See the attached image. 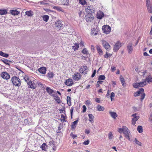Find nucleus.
<instances>
[{
    "label": "nucleus",
    "instance_id": "f257e3e1",
    "mask_svg": "<svg viewBox=\"0 0 152 152\" xmlns=\"http://www.w3.org/2000/svg\"><path fill=\"white\" fill-rule=\"evenodd\" d=\"M144 89L141 88L138 91L134 93V96H140V99L142 101L144 98L145 96V94L144 93Z\"/></svg>",
    "mask_w": 152,
    "mask_h": 152
},
{
    "label": "nucleus",
    "instance_id": "f03ea898",
    "mask_svg": "<svg viewBox=\"0 0 152 152\" xmlns=\"http://www.w3.org/2000/svg\"><path fill=\"white\" fill-rule=\"evenodd\" d=\"M12 81L14 85L18 87L20 86L21 81L20 79L17 77H12Z\"/></svg>",
    "mask_w": 152,
    "mask_h": 152
},
{
    "label": "nucleus",
    "instance_id": "7ed1b4c3",
    "mask_svg": "<svg viewBox=\"0 0 152 152\" xmlns=\"http://www.w3.org/2000/svg\"><path fill=\"white\" fill-rule=\"evenodd\" d=\"M124 127L125 129L123 133L124 135V137L129 141H131L130 138V131L126 126Z\"/></svg>",
    "mask_w": 152,
    "mask_h": 152
},
{
    "label": "nucleus",
    "instance_id": "20e7f679",
    "mask_svg": "<svg viewBox=\"0 0 152 152\" xmlns=\"http://www.w3.org/2000/svg\"><path fill=\"white\" fill-rule=\"evenodd\" d=\"M146 84V81L144 80L143 81L138 83H134L133 84V86L135 88H138L139 87H143Z\"/></svg>",
    "mask_w": 152,
    "mask_h": 152
},
{
    "label": "nucleus",
    "instance_id": "39448f33",
    "mask_svg": "<svg viewBox=\"0 0 152 152\" xmlns=\"http://www.w3.org/2000/svg\"><path fill=\"white\" fill-rule=\"evenodd\" d=\"M85 11L88 14H92V13L95 12V10L93 6H88L86 7Z\"/></svg>",
    "mask_w": 152,
    "mask_h": 152
},
{
    "label": "nucleus",
    "instance_id": "423d86ee",
    "mask_svg": "<svg viewBox=\"0 0 152 152\" xmlns=\"http://www.w3.org/2000/svg\"><path fill=\"white\" fill-rule=\"evenodd\" d=\"M102 29L104 33L107 34L110 32L111 28L108 25H104L102 26Z\"/></svg>",
    "mask_w": 152,
    "mask_h": 152
},
{
    "label": "nucleus",
    "instance_id": "0eeeda50",
    "mask_svg": "<svg viewBox=\"0 0 152 152\" xmlns=\"http://www.w3.org/2000/svg\"><path fill=\"white\" fill-rule=\"evenodd\" d=\"M80 72L82 74V75H85L88 71V69L86 66H81L79 69Z\"/></svg>",
    "mask_w": 152,
    "mask_h": 152
},
{
    "label": "nucleus",
    "instance_id": "6e6552de",
    "mask_svg": "<svg viewBox=\"0 0 152 152\" xmlns=\"http://www.w3.org/2000/svg\"><path fill=\"white\" fill-rule=\"evenodd\" d=\"M132 116L133 117V118L132 119V124L133 125H134L136 123V121L139 119L140 116L136 113L132 114Z\"/></svg>",
    "mask_w": 152,
    "mask_h": 152
},
{
    "label": "nucleus",
    "instance_id": "1a4fd4ad",
    "mask_svg": "<svg viewBox=\"0 0 152 152\" xmlns=\"http://www.w3.org/2000/svg\"><path fill=\"white\" fill-rule=\"evenodd\" d=\"M94 17L91 14H87L85 17V19L87 22H92L94 20Z\"/></svg>",
    "mask_w": 152,
    "mask_h": 152
},
{
    "label": "nucleus",
    "instance_id": "9d476101",
    "mask_svg": "<svg viewBox=\"0 0 152 152\" xmlns=\"http://www.w3.org/2000/svg\"><path fill=\"white\" fill-rule=\"evenodd\" d=\"M104 13L100 10L98 11L96 13V18L99 19H101L104 17Z\"/></svg>",
    "mask_w": 152,
    "mask_h": 152
},
{
    "label": "nucleus",
    "instance_id": "9b49d317",
    "mask_svg": "<svg viewBox=\"0 0 152 152\" xmlns=\"http://www.w3.org/2000/svg\"><path fill=\"white\" fill-rule=\"evenodd\" d=\"M133 44L132 42H129L127 45V49L129 53H131L133 51Z\"/></svg>",
    "mask_w": 152,
    "mask_h": 152
},
{
    "label": "nucleus",
    "instance_id": "f8f14e48",
    "mask_svg": "<svg viewBox=\"0 0 152 152\" xmlns=\"http://www.w3.org/2000/svg\"><path fill=\"white\" fill-rule=\"evenodd\" d=\"M24 79L27 82V84L34 81V79L33 77H24Z\"/></svg>",
    "mask_w": 152,
    "mask_h": 152
},
{
    "label": "nucleus",
    "instance_id": "ddd939ff",
    "mask_svg": "<svg viewBox=\"0 0 152 152\" xmlns=\"http://www.w3.org/2000/svg\"><path fill=\"white\" fill-rule=\"evenodd\" d=\"M65 84L69 86H72L73 84V80L70 78L67 79L65 82Z\"/></svg>",
    "mask_w": 152,
    "mask_h": 152
},
{
    "label": "nucleus",
    "instance_id": "4468645a",
    "mask_svg": "<svg viewBox=\"0 0 152 152\" xmlns=\"http://www.w3.org/2000/svg\"><path fill=\"white\" fill-rule=\"evenodd\" d=\"M102 43L103 47L107 50L110 49V45L109 44L105 41L102 40Z\"/></svg>",
    "mask_w": 152,
    "mask_h": 152
},
{
    "label": "nucleus",
    "instance_id": "2eb2a0df",
    "mask_svg": "<svg viewBox=\"0 0 152 152\" xmlns=\"http://www.w3.org/2000/svg\"><path fill=\"white\" fill-rule=\"evenodd\" d=\"M55 26L59 29H61L63 27L64 25L62 24L60 20H57L55 23Z\"/></svg>",
    "mask_w": 152,
    "mask_h": 152
},
{
    "label": "nucleus",
    "instance_id": "dca6fc26",
    "mask_svg": "<svg viewBox=\"0 0 152 152\" xmlns=\"http://www.w3.org/2000/svg\"><path fill=\"white\" fill-rule=\"evenodd\" d=\"M121 46V44L120 42H118L116 43L113 48V50L115 52L117 51L120 48Z\"/></svg>",
    "mask_w": 152,
    "mask_h": 152
},
{
    "label": "nucleus",
    "instance_id": "f3484780",
    "mask_svg": "<svg viewBox=\"0 0 152 152\" xmlns=\"http://www.w3.org/2000/svg\"><path fill=\"white\" fill-rule=\"evenodd\" d=\"M27 85L28 88H31L33 89H35L37 87L36 85L33 81L28 84Z\"/></svg>",
    "mask_w": 152,
    "mask_h": 152
},
{
    "label": "nucleus",
    "instance_id": "a211bd4d",
    "mask_svg": "<svg viewBox=\"0 0 152 152\" xmlns=\"http://www.w3.org/2000/svg\"><path fill=\"white\" fill-rule=\"evenodd\" d=\"M51 96L54 97V99L56 101V102L58 104H60L61 103V100L60 98V97H58L56 94H52Z\"/></svg>",
    "mask_w": 152,
    "mask_h": 152
},
{
    "label": "nucleus",
    "instance_id": "6ab92c4d",
    "mask_svg": "<svg viewBox=\"0 0 152 152\" xmlns=\"http://www.w3.org/2000/svg\"><path fill=\"white\" fill-rule=\"evenodd\" d=\"M39 71L43 74H45L46 71V68L45 67H41L38 69Z\"/></svg>",
    "mask_w": 152,
    "mask_h": 152
},
{
    "label": "nucleus",
    "instance_id": "aec40b11",
    "mask_svg": "<svg viewBox=\"0 0 152 152\" xmlns=\"http://www.w3.org/2000/svg\"><path fill=\"white\" fill-rule=\"evenodd\" d=\"M78 120H77L72 123L71 128L72 129H75L76 126V125L78 123Z\"/></svg>",
    "mask_w": 152,
    "mask_h": 152
},
{
    "label": "nucleus",
    "instance_id": "412c9836",
    "mask_svg": "<svg viewBox=\"0 0 152 152\" xmlns=\"http://www.w3.org/2000/svg\"><path fill=\"white\" fill-rule=\"evenodd\" d=\"M109 113L110 114L111 116L115 119H116V118L118 117L117 114L115 112L110 111Z\"/></svg>",
    "mask_w": 152,
    "mask_h": 152
},
{
    "label": "nucleus",
    "instance_id": "4be33fe9",
    "mask_svg": "<svg viewBox=\"0 0 152 152\" xmlns=\"http://www.w3.org/2000/svg\"><path fill=\"white\" fill-rule=\"evenodd\" d=\"M91 34H94V35H96L98 33V29L95 28H93L91 30Z\"/></svg>",
    "mask_w": 152,
    "mask_h": 152
},
{
    "label": "nucleus",
    "instance_id": "5701e85b",
    "mask_svg": "<svg viewBox=\"0 0 152 152\" xmlns=\"http://www.w3.org/2000/svg\"><path fill=\"white\" fill-rule=\"evenodd\" d=\"M89 117V120L92 123L94 122V116L91 114H88Z\"/></svg>",
    "mask_w": 152,
    "mask_h": 152
},
{
    "label": "nucleus",
    "instance_id": "b1692460",
    "mask_svg": "<svg viewBox=\"0 0 152 152\" xmlns=\"http://www.w3.org/2000/svg\"><path fill=\"white\" fill-rule=\"evenodd\" d=\"M96 49L99 54L102 55L103 54V52L101 49V46L99 45H97L96 47Z\"/></svg>",
    "mask_w": 152,
    "mask_h": 152
},
{
    "label": "nucleus",
    "instance_id": "393cba45",
    "mask_svg": "<svg viewBox=\"0 0 152 152\" xmlns=\"http://www.w3.org/2000/svg\"><path fill=\"white\" fill-rule=\"evenodd\" d=\"M62 4L63 5L68 6L69 5V0H61Z\"/></svg>",
    "mask_w": 152,
    "mask_h": 152
},
{
    "label": "nucleus",
    "instance_id": "a878e982",
    "mask_svg": "<svg viewBox=\"0 0 152 152\" xmlns=\"http://www.w3.org/2000/svg\"><path fill=\"white\" fill-rule=\"evenodd\" d=\"M26 14L29 17H32L34 14V12L31 10L26 11L25 12Z\"/></svg>",
    "mask_w": 152,
    "mask_h": 152
},
{
    "label": "nucleus",
    "instance_id": "bb28decb",
    "mask_svg": "<svg viewBox=\"0 0 152 152\" xmlns=\"http://www.w3.org/2000/svg\"><path fill=\"white\" fill-rule=\"evenodd\" d=\"M10 12L11 14L14 15H18L20 13L19 12L16 10H10Z\"/></svg>",
    "mask_w": 152,
    "mask_h": 152
},
{
    "label": "nucleus",
    "instance_id": "cd10ccee",
    "mask_svg": "<svg viewBox=\"0 0 152 152\" xmlns=\"http://www.w3.org/2000/svg\"><path fill=\"white\" fill-rule=\"evenodd\" d=\"M74 45L72 47V49L74 51H76L79 48V44L78 43H75L74 44Z\"/></svg>",
    "mask_w": 152,
    "mask_h": 152
},
{
    "label": "nucleus",
    "instance_id": "c85d7f7f",
    "mask_svg": "<svg viewBox=\"0 0 152 152\" xmlns=\"http://www.w3.org/2000/svg\"><path fill=\"white\" fill-rule=\"evenodd\" d=\"M46 90L47 92L51 95L53 92V90L51 89L49 87H47L46 88Z\"/></svg>",
    "mask_w": 152,
    "mask_h": 152
},
{
    "label": "nucleus",
    "instance_id": "c756f323",
    "mask_svg": "<svg viewBox=\"0 0 152 152\" xmlns=\"http://www.w3.org/2000/svg\"><path fill=\"white\" fill-rule=\"evenodd\" d=\"M97 110L98 111H103L104 110V108L100 105H98L96 107Z\"/></svg>",
    "mask_w": 152,
    "mask_h": 152
},
{
    "label": "nucleus",
    "instance_id": "7c9ffc66",
    "mask_svg": "<svg viewBox=\"0 0 152 152\" xmlns=\"http://www.w3.org/2000/svg\"><path fill=\"white\" fill-rule=\"evenodd\" d=\"M48 147L45 143H43L40 146V148L42 150L46 151V149Z\"/></svg>",
    "mask_w": 152,
    "mask_h": 152
},
{
    "label": "nucleus",
    "instance_id": "2f4dec72",
    "mask_svg": "<svg viewBox=\"0 0 152 152\" xmlns=\"http://www.w3.org/2000/svg\"><path fill=\"white\" fill-rule=\"evenodd\" d=\"M144 80H145L146 82H147L148 83L151 82H152V77H147Z\"/></svg>",
    "mask_w": 152,
    "mask_h": 152
},
{
    "label": "nucleus",
    "instance_id": "473e14b6",
    "mask_svg": "<svg viewBox=\"0 0 152 152\" xmlns=\"http://www.w3.org/2000/svg\"><path fill=\"white\" fill-rule=\"evenodd\" d=\"M71 100L70 97L69 96H67V104L69 106H70L71 105Z\"/></svg>",
    "mask_w": 152,
    "mask_h": 152
},
{
    "label": "nucleus",
    "instance_id": "72a5a7b5",
    "mask_svg": "<svg viewBox=\"0 0 152 152\" xmlns=\"http://www.w3.org/2000/svg\"><path fill=\"white\" fill-rule=\"evenodd\" d=\"M43 20L45 22H47L49 18V16L48 15H45L43 17Z\"/></svg>",
    "mask_w": 152,
    "mask_h": 152
},
{
    "label": "nucleus",
    "instance_id": "f704fd0d",
    "mask_svg": "<svg viewBox=\"0 0 152 152\" xmlns=\"http://www.w3.org/2000/svg\"><path fill=\"white\" fill-rule=\"evenodd\" d=\"M0 55L6 58H7L9 56L8 54L5 53L2 51L0 52Z\"/></svg>",
    "mask_w": 152,
    "mask_h": 152
},
{
    "label": "nucleus",
    "instance_id": "c9c22d12",
    "mask_svg": "<svg viewBox=\"0 0 152 152\" xmlns=\"http://www.w3.org/2000/svg\"><path fill=\"white\" fill-rule=\"evenodd\" d=\"M137 130L139 133H141L143 132L142 127V126H139L137 127Z\"/></svg>",
    "mask_w": 152,
    "mask_h": 152
},
{
    "label": "nucleus",
    "instance_id": "e433bc0d",
    "mask_svg": "<svg viewBox=\"0 0 152 152\" xmlns=\"http://www.w3.org/2000/svg\"><path fill=\"white\" fill-rule=\"evenodd\" d=\"M121 82L123 86H124L125 84V81L124 78L123 77H121L120 78Z\"/></svg>",
    "mask_w": 152,
    "mask_h": 152
},
{
    "label": "nucleus",
    "instance_id": "4c0bfd02",
    "mask_svg": "<svg viewBox=\"0 0 152 152\" xmlns=\"http://www.w3.org/2000/svg\"><path fill=\"white\" fill-rule=\"evenodd\" d=\"M7 12L5 10H0V15H4L7 13Z\"/></svg>",
    "mask_w": 152,
    "mask_h": 152
},
{
    "label": "nucleus",
    "instance_id": "58836bf2",
    "mask_svg": "<svg viewBox=\"0 0 152 152\" xmlns=\"http://www.w3.org/2000/svg\"><path fill=\"white\" fill-rule=\"evenodd\" d=\"M126 126H122V127L121 128H118V132L120 133H121L123 132L125 129L124 127H126Z\"/></svg>",
    "mask_w": 152,
    "mask_h": 152
},
{
    "label": "nucleus",
    "instance_id": "ea45409f",
    "mask_svg": "<svg viewBox=\"0 0 152 152\" xmlns=\"http://www.w3.org/2000/svg\"><path fill=\"white\" fill-rule=\"evenodd\" d=\"M61 121L65 122L66 121V118L64 115L62 114L61 115Z\"/></svg>",
    "mask_w": 152,
    "mask_h": 152
},
{
    "label": "nucleus",
    "instance_id": "a19ab883",
    "mask_svg": "<svg viewBox=\"0 0 152 152\" xmlns=\"http://www.w3.org/2000/svg\"><path fill=\"white\" fill-rule=\"evenodd\" d=\"M1 61L7 65H9V64L8 63L9 61L7 59L3 58V59H1Z\"/></svg>",
    "mask_w": 152,
    "mask_h": 152
},
{
    "label": "nucleus",
    "instance_id": "79ce46f5",
    "mask_svg": "<svg viewBox=\"0 0 152 152\" xmlns=\"http://www.w3.org/2000/svg\"><path fill=\"white\" fill-rule=\"evenodd\" d=\"M1 76H10V75L7 72H4L2 73Z\"/></svg>",
    "mask_w": 152,
    "mask_h": 152
},
{
    "label": "nucleus",
    "instance_id": "37998d69",
    "mask_svg": "<svg viewBox=\"0 0 152 152\" xmlns=\"http://www.w3.org/2000/svg\"><path fill=\"white\" fill-rule=\"evenodd\" d=\"M82 53L84 54H88V53L87 50L85 48L83 49L82 51Z\"/></svg>",
    "mask_w": 152,
    "mask_h": 152
},
{
    "label": "nucleus",
    "instance_id": "c03bdc74",
    "mask_svg": "<svg viewBox=\"0 0 152 152\" xmlns=\"http://www.w3.org/2000/svg\"><path fill=\"white\" fill-rule=\"evenodd\" d=\"M134 142L136 144L138 145H139L141 146L142 145V143L138 141L136 138L135 139Z\"/></svg>",
    "mask_w": 152,
    "mask_h": 152
},
{
    "label": "nucleus",
    "instance_id": "a18cd8bd",
    "mask_svg": "<svg viewBox=\"0 0 152 152\" xmlns=\"http://www.w3.org/2000/svg\"><path fill=\"white\" fill-rule=\"evenodd\" d=\"M80 77H73V79L75 81H78L80 79Z\"/></svg>",
    "mask_w": 152,
    "mask_h": 152
},
{
    "label": "nucleus",
    "instance_id": "49530a36",
    "mask_svg": "<svg viewBox=\"0 0 152 152\" xmlns=\"http://www.w3.org/2000/svg\"><path fill=\"white\" fill-rule=\"evenodd\" d=\"M79 3L82 5H84L86 3L85 0H80Z\"/></svg>",
    "mask_w": 152,
    "mask_h": 152
},
{
    "label": "nucleus",
    "instance_id": "de8ad7c7",
    "mask_svg": "<svg viewBox=\"0 0 152 152\" xmlns=\"http://www.w3.org/2000/svg\"><path fill=\"white\" fill-rule=\"evenodd\" d=\"M148 12L150 13L152 12V5L150 7H147Z\"/></svg>",
    "mask_w": 152,
    "mask_h": 152
},
{
    "label": "nucleus",
    "instance_id": "09e8293b",
    "mask_svg": "<svg viewBox=\"0 0 152 152\" xmlns=\"http://www.w3.org/2000/svg\"><path fill=\"white\" fill-rule=\"evenodd\" d=\"M85 104L87 106H89L90 104H91L90 101L89 100H87L85 102Z\"/></svg>",
    "mask_w": 152,
    "mask_h": 152
},
{
    "label": "nucleus",
    "instance_id": "8fccbe9b",
    "mask_svg": "<svg viewBox=\"0 0 152 152\" xmlns=\"http://www.w3.org/2000/svg\"><path fill=\"white\" fill-rule=\"evenodd\" d=\"M46 2V0H44L41 1H39L38 3H40L41 4L45 5L48 4Z\"/></svg>",
    "mask_w": 152,
    "mask_h": 152
},
{
    "label": "nucleus",
    "instance_id": "3c124183",
    "mask_svg": "<svg viewBox=\"0 0 152 152\" xmlns=\"http://www.w3.org/2000/svg\"><path fill=\"white\" fill-rule=\"evenodd\" d=\"M113 137V135L111 132H110L108 134V138L110 139H112Z\"/></svg>",
    "mask_w": 152,
    "mask_h": 152
},
{
    "label": "nucleus",
    "instance_id": "603ef678",
    "mask_svg": "<svg viewBox=\"0 0 152 152\" xmlns=\"http://www.w3.org/2000/svg\"><path fill=\"white\" fill-rule=\"evenodd\" d=\"M83 110L82 111L83 113H85L86 111V108L85 105H83Z\"/></svg>",
    "mask_w": 152,
    "mask_h": 152
},
{
    "label": "nucleus",
    "instance_id": "864d4df0",
    "mask_svg": "<svg viewBox=\"0 0 152 152\" xmlns=\"http://www.w3.org/2000/svg\"><path fill=\"white\" fill-rule=\"evenodd\" d=\"M38 85H39V87L42 88H44V86H45V85L44 84H42L41 83H39L38 84Z\"/></svg>",
    "mask_w": 152,
    "mask_h": 152
},
{
    "label": "nucleus",
    "instance_id": "5fc2aeb1",
    "mask_svg": "<svg viewBox=\"0 0 152 152\" xmlns=\"http://www.w3.org/2000/svg\"><path fill=\"white\" fill-rule=\"evenodd\" d=\"M111 55H110L109 54H108L107 52H106V54L104 55V57L105 58H107L109 56H111Z\"/></svg>",
    "mask_w": 152,
    "mask_h": 152
},
{
    "label": "nucleus",
    "instance_id": "6e6d98bb",
    "mask_svg": "<svg viewBox=\"0 0 152 152\" xmlns=\"http://www.w3.org/2000/svg\"><path fill=\"white\" fill-rule=\"evenodd\" d=\"M89 141L88 140H87L86 141H85L83 143V145H87L89 144Z\"/></svg>",
    "mask_w": 152,
    "mask_h": 152
},
{
    "label": "nucleus",
    "instance_id": "4d7b16f0",
    "mask_svg": "<svg viewBox=\"0 0 152 152\" xmlns=\"http://www.w3.org/2000/svg\"><path fill=\"white\" fill-rule=\"evenodd\" d=\"M95 101L96 102L98 103H100L101 102L100 100V99L98 98H96L95 99Z\"/></svg>",
    "mask_w": 152,
    "mask_h": 152
},
{
    "label": "nucleus",
    "instance_id": "13d9d810",
    "mask_svg": "<svg viewBox=\"0 0 152 152\" xmlns=\"http://www.w3.org/2000/svg\"><path fill=\"white\" fill-rule=\"evenodd\" d=\"M105 78V77H99L98 80H104Z\"/></svg>",
    "mask_w": 152,
    "mask_h": 152
},
{
    "label": "nucleus",
    "instance_id": "bf43d9fd",
    "mask_svg": "<svg viewBox=\"0 0 152 152\" xmlns=\"http://www.w3.org/2000/svg\"><path fill=\"white\" fill-rule=\"evenodd\" d=\"M48 76H53V73L51 72H49L48 74Z\"/></svg>",
    "mask_w": 152,
    "mask_h": 152
},
{
    "label": "nucleus",
    "instance_id": "052dcab7",
    "mask_svg": "<svg viewBox=\"0 0 152 152\" xmlns=\"http://www.w3.org/2000/svg\"><path fill=\"white\" fill-rule=\"evenodd\" d=\"M74 108L73 107H71L70 109V113H71V118H72V113L73 111Z\"/></svg>",
    "mask_w": 152,
    "mask_h": 152
},
{
    "label": "nucleus",
    "instance_id": "680f3d73",
    "mask_svg": "<svg viewBox=\"0 0 152 152\" xmlns=\"http://www.w3.org/2000/svg\"><path fill=\"white\" fill-rule=\"evenodd\" d=\"M70 136L73 138H75L77 137V136L76 135L72 133L70 134Z\"/></svg>",
    "mask_w": 152,
    "mask_h": 152
},
{
    "label": "nucleus",
    "instance_id": "e2e57ef3",
    "mask_svg": "<svg viewBox=\"0 0 152 152\" xmlns=\"http://www.w3.org/2000/svg\"><path fill=\"white\" fill-rule=\"evenodd\" d=\"M1 77L4 79L8 80L10 79V77Z\"/></svg>",
    "mask_w": 152,
    "mask_h": 152
},
{
    "label": "nucleus",
    "instance_id": "0e129e2a",
    "mask_svg": "<svg viewBox=\"0 0 152 152\" xmlns=\"http://www.w3.org/2000/svg\"><path fill=\"white\" fill-rule=\"evenodd\" d=\"M111 69H112V71L113 72L116 69V68L114 66H112L111 67Z\"/></svg>",
    "mask_w": 152,
    "mask_h": 152
},
{
    "label": "nucleus",
    "instance_id": "69168bd1",
    "mask_svg": "<svg viewBox=\"0 0 152 152\" xmlns=\"http://www.w3.org/2000/svg\"><path fill=\"white\" fill-rule=\"evenodd\" d=\"M90 132V131L89 130H88V129H85V133L87 134H88Z\"/></svg>",
    "mask_w": 152,
    "mask_h": 152
},
{
    "label": "nucleus",
    "instance_id": "338daca9",
    "mask_svg": "<svg viewBox=\"0 0 152 152\" xmlns=\"http://www.w3.org/2000/svg\"><path fill=\"white\" fill-rule=\"evenodd\" d=\"M96 70H95L92 73V75L91 76H95V74L96 73Z\"/></svg>",
    "mask_w": 152,
    "mask_h": 152
},
{
    "label": "nucleus",
    "instance_id": "774afa93",
    "mask_svg": "<svg viewBox=\"0 0 152 152\" xmlns=\"http://www.w3.org/2000/svg\"><path fill=\"white\" fill-rule=\"evenodd\" d=\"M149 120L150 121H152V115H150L149 118Z\"/></svg>",
    "mask_w": 152,
    "mask_h": 152
}]
</instances>
